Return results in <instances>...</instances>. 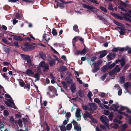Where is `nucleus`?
<instances>
[{
    "label": "nucleus",
    "instance_id": "603ef678",
    "mask_svg": "<svg viewBox=\"0 0 131 131\" xmlns=\"http://www.w3.org/2000/svg\"><path fill=\"white\" fill-rule=\"evenodd\" d=\"M29 46H26L25 48L23 49V50L25 51H27L29 50Z\"/></svg>",
    "mask_w": 131,
    "mask_h": 131
},
{
    "label": "nucleus",
    "instance_id": "052dcab7",
    "mask_svg": "<svg viewBox=\"0 0 131 131\" xmlns=\"http://www.w3.org/2000/svg\"><path fill=\"white\" fill-rule=\"evenodd\" d=\"M122 91L121 89H120L118 91V94L119 95H120L121 94Z\"/></svg>",
    "mask_w": 131,
    "mask_h": 131
},
{
    "label": "nucleus",
    "instance_id": "338daca9",
    "mask_svg": "<svg viewBox=\"0 0 131 131\" xmlns=\"http://www.w3.org/2000/svg\"><path fill=\"white\" fill-rule=\"evenodd\" d=\"M96 59V57H93L92 59L91 60V61L92 62L94 61Z\"/></svg>",
    "mask_w": 131,
    "mask_h": 131
},
{
    "label": "nucleus",
    "instance_id": "39448f33",
    "mask_svg": "<svg viewBox=\"0 0 131 131\" xmlns=\"http://www.w3.org/2000/svg\"><path fill=\"white\" fill-rule=\"evenodd\" d=\"M73 125L74 126V129L77 131H81V128L79 124H78L77 122L74 120H73L72 122Z\"/></svg>",
    "mask_w": 131,
    "mask_h": 131
},
{
    "label": "nucleus",
    "instance_id": "6e6d98bb",
    "mask_svg": "<svg viewBox=\"0 0 131 131\" xmlns=\"http://www.w3.org/2000/svg\"><path fill=\"white\" fill-rule=\"evenodd\" d=\"M60 1L62 3H64L66 4L72 2H65L64 1H63V0H60Z\"/></svg>",
    "mask_w": 131,
    "mask_h": 131
},
{
    "label": "nucleus",
    "instance_id": "a878e982",
    "mask_svg": "<svg viewBox=\"0 0 131 131\" xmlns=\"http://www.w3.org/2000/svg\"><path fill=\"white\" fill-rule=\"evenodd\" d=\"M3 114L4 116H7L9 114V112L7 110H5L4 111Z\"/></svg>",
    "mask_w": 131,
    "mask_h": 131
},
{
    "label": "nucleus",
    "instance_id": "f3484780",
    "mask_svg": "<svg viewBox=\"0 0 131 131\" xmlns=\"http://www.w3.org/2000/svg\"><path fill=\"white\" fill-rule=\"evenodd\" d=\"M128 47H125L121 48L119 47V51H126L128 50Z\"/></svg>",
    "mask_w": 131,
    "mask_h": 131
},
{
    "label": "nucleus",
    "instance_id": "de8ad7c7",
    "mask_svg": "<svg viewBox=\"0 0 131 131\" xmlns=\"http://www.w3.org/2000/svg\"><path fill=\"white\" fill-rule=\"evenodd\" d=\"M30 85L29 84H27L25 85L24 87V88L25 89H27L28 90L30 88Z\"/></svg>",
    "mask_w": 131,
    "mask_h": 131
},
{
    "label": "nucleus",
    "instance_id": "e433bc0d",
    "mask_svg": "<svg viewBox=\"0 0 131 131\" xmlns=\"http://www.w3.org/2000/svg\"><path fill=\"white\" fill-rule=\"evenodd\" d=\"M113 115L112 113H111L108 116V117L110 121H112L113 117Z\"/></svg>",
    "mask_w": 131,
    "mask_h": 131
},
{
    "label": "nucleus",
    "instance_id": "f03ea898",
    "mask_svg": "<svg viewBox=\"0 0 131 131\" xmlns=\"http://www.w3.org/2000/svg\"><path fill=\"white\" fill-rule=\"evenodd\" d=\"M5 96L6 97L9 98V99H7V101H5L4 102L5 104L8 107L16 109L14 103L10 96L8 94H5Z\"/></svg>",
    "mask_w": 131,
    "mask_h": 131
},
{
    "label": "nucleus",
    "instance_id": "e2e57ef3",
    "mask_svg": "<svg viewBox=\"0 0 131 131\" xmlns=\"http://www.w3.org/2000/svg\"><path fill=\"white\" fill-rule=\"evenodd\" d=\"M66 115L68 117H69L71 116V113L70 112H68L66 113Z\"/></svg>",
    "mask_w": 131,
    "mask_h": 131
},
{
    "label": "nucleus",
    "instance_id": "0eeeda50",
    "mask_svg": "<svg viewBox=\"0 0 131 131\" xmlns=\"http://www.w3.org/2000/svg\"><path fill=\"white\" fill-rule=\"evenodd\" d=\"M75 116L77 118V120L78 121L81 118V110L80 109H77L75 113Z\"/></svg>",
    "mask_w": 131,
    "mask_h": 131
},
{
    "label": "nucleus",
    "instance_id": "4c0bfd02",
    "mask_svg": "<svg viewBox=\"0 0 131 131\" xmlns=\"http://www.w3.org/2000/svg\"><path fill=\"white\" fill-rule=\"evenodd\" d=\"M19 82L20 85V86H23L25 84V83L22 80H19Z\"/></svg>",
    "mask_w": 131,
    "mask_h": 131
},
{
    "label": "nucleus",
    "instance_id": "c03bdc74",
    "mask_svg": "<svg viewBox=\"0 0 131 131\" xmlns=\"http://www.w3.org/2000/svg\"><path fill=\"white\" fill-rule=\"evenodd\" d=\"M60 70L61 71L63 72L64 71L66 70V68L62 66L60 68Z\"/></svg>",
    "mask_w": 131,
    "mask_h": 131
},
{
    "label": "nucleus",
    "instance_id": "4be33fe9",
    "mask_svg": "<svg viewBox=\"0 0 131 131\" xmlns=\"http://www.w3.org/2000/svg\"><path fill=\"white\" fill-rule=\"evenodd\" d=\"M106 54V51H104L100 55V58H102L104 57L105 56Z\"/></svg>",
    "mask_w": 131,
    "mask_h": 131
},
{
    "label": "nucleus",
    "instance_id": "5701e85b",
    "mask_svg": "<svg viewBox=\"0 0 131 131\" xmlns=\"http://www.w3.org/2000/svg\"><path fill=\"white\" fill-rule=\"evenodd\" d=\"M78 94L79 96L81 97L84 96V94L83 92L81 90H80L79 91Z\"/></svg>",
    "mask_w": 131,
    "mask_h": 131
},
{
    "label": "nucleus",
    "instance_id": "a19ab883",
    "mask_svg": "<svg viewBox=\"0 0 131 131\" xmlns=\"http://www.w3.org/2000/svg\"><path fill=\"white\" fill-rule=\"evenodd\" d=\"M103 113L106 115H107L109 114V112L108 111L106 110L104 111Z\"/></svg>",
    "mask_w": 131,
    "mask_h": 131
},
{
    "label": "nucleus",
    "instance_id": "09e8293b",
    "mask_svg": "<svg viewBox=\"0 0 131 131\" xmlns=\"http://www.w3.org/2000/svg\"><path fill=\"white\" fill-rule=\"evenodd\" d=\"M13 22V25H15L18 22V20H16L15 19H14L12 20Z\"/></svg>",
    "mask_w": 131,
    "mask_h": 131
},
{
    "label": "nucleus",
    "instance_id": "0e129e2a",
    "mask_svg": "<svg viewBox=\"0 0 131 131\" xmlns=\"http://www.w3.org/2000/svg\"><path fill=\"white\" fill-rule=\"evenodd\" d=\"M14 44L16 46L18 47L19 46L18 42L17 41H16L14 42Z\"/></svg>",
    "mask_w": 131,
    "mask_h": 131
},
{
    "label": "nucleus",
    "instance_id": "9b49d317",
    "mask_svg": "<svg viewBox=\"0 0 131 131\" xmlns=\"http://www.w3.org/2000/svg\"><path fill=\"white\" fill-rule=\"evenodd\" d=\"M26 73L30 76H32L34 75V73L32 71L29 69H28L26 70Z\"/></svg>",
    "mask_w": 131,
    "mask_h": 131
},
{
    "label": "nucleus",
    "instance_id": "b1692460",
    "mask_svg": "<svg viewBox=\"0 0 131 131\" xmlns=\"http://www.w3.org/2000/svg\"><path fill=\"white\" fill-rule=\"evenodd\" d=\"M39 54L40 55L41 57L43 59H46V57L45 54L42 52H40Z\"/></svg>",
    "mask_w": 131,
    "mask_h": 131
},
{
    "label": "nucleus",
    "instance_id": "8fccbe9b",
    "mask_svg": "<svg viewBox=\"0 0 131 131\" xmlns=\"http://www.w3.org/2000/svg\"><path fill=\"white\" fill-rule=\"evenodd\" d=\"M90 1L93 2V3H95L96 4H98V2L96 0H89Z\"/></svg>",
    "mask_w": 131,
    "mask_h": 131
},
{
    "label": "nucleus",
    "instance_id": "680f3d73",
    "mask_svg": "<svg viewBox=\"0 0 131 131\" xmlns=\"http://www.w3.org/2000/svg\"><path fill=\"white\" fill-rule=\"evenodd\" d=\"M115 71L114 70L110 72L109 74L110 75H112L114 74V73Z\"/></svg>",
    "mask_w": 131,
    "mask_h": 131
},
{
    "label": "nucleus",
    "instance_id": "c9c22d12",
    "mask_svg": "<svg viewBox=\"0 0 131 131\" xmlns=\"http://www.w3.org/2000/svg\"><path fill=\"white\" fill-rule=\"evenodd\" d=\"M52 33L54 36L56 35L57 34V33L55 29L53 28V29L52 31Z\"/></svg>",
    "mask_w": 131,
    "mask_h": 131
},
{
    "label": "nucleus",
    "instance_id": "37998d69",
    "mask_svg": "<svg viewBox=\"0 0 131 131\" xmlns=\"http://www.w3.org/2000/svg\"><path fill=\"white\" fill-rule=\"evenodd\" d=\"M129 83H126L124 84V86L126 90L128 88L129 86Z\"/></svg>",
    "mask_w": 131,
    "mask_h": 131
},
{
    "label": "nucleus",
    "instance_id": "423d86ee",
    "mask_svg": "<svg viewBox=\"0 0 131 131\" xmlns=\"http://www.w3.org/2000/svg\"><path fill=\"white\" fill-rule=\"evenodd\" d=\"M21 57L23 59L27 61V62L28 63H30L31 62L30 57L29 56L24 54H22Z\"/></svg>",
    "mask_w": 131,
    "mask_h": 131
},
{
    "label": "nucleus",
    "instance_id": "20e7f679",
    "mask_svg": "<svg viewBox=\"0 0 131 131\" xmlns=\"http://www.w3.org/2000/svg\"><path fill=\"white\" fill-rule=\"evenodd\" d=\"M100 121L104 124H105L106 126H108L109 120L104 115H103L100 117Z\"/></svg>",
    "mask_w": 131,
    "mask_h": 131
},
{
    "label": "nucleus",
    "instance_id": "7c9ffc66",
    "mask_svg": "<svg viewBox=\"0 0 131 131\" xmlns=\"http://www.w3.org/2000/svg\"><path fill=\"white\" fill-rule=\"evenodd\" d=\"M61 83L63 85V87L66 89H67L68 87L67 83L64 82H62Z\"/></svg>",
    "mask_w": 131,
    "mask_h": 131
},
{
    "label": "nucleus",
    "instance_id": "7ed1b4c3",
    "mask_svg": "<svg viewBox=\"0 0 131 131\" xmlns=\"http://www.w3.org/2000/svg\"><path fill=\"white\" fill-rule=\"evenodd\" d=\"M38 69L39 70L42 69L43 71H45L49 70V66L48 64H45L44 62L42 61L39 63Z\"/></svg>",
    "mask_w": 131,
    "mask_h": 131
},
{
    "label": "nucleus",
    "instance_id": "3c124183",
    "mask_svg": "<svg viewBox=\"0 0 131 131\" xmlns=\"http://www.w3.org/2000/svg\"><path fill=\"white\" fill-rule=\"evenodd\" d=\"M55 61L54 60H53L52 61H50V64L51 65H52L55 63Z\"/></svg>",
    "mask_w": 131,
    "mask_h": 131
},
{
    "label": "nucleus",
    "instance_id": "cd10ccee",
    "mask_svg": "<svg viewBox=\"0 0 131 131\" xmlns=\"http://www.w3.org/2000/svg\"><path fill=\"white\" fill-rule=\"evenodd\" d=\"M125 80V79L124 77H120V78L119 82H120L123 83H124Z\"/></svg>",
    "mask_w": 131,
    "mask_h": 131
},
{
    "label": "nucleus",
    "instance_id": "bf43d9fd",
    "mask_svg": "<svg viewBox=\"0 0 131 131\" xmlns=\"http://www.w3.org/2000/svg\"><path fill=\"white\" fill-rule=\"evenodd\" d=\"M108 9H110L111 10H113V8H112V5L111 4H110L109 5V7H108Z\"/></svg>",
    "mask_w": 131,
    "mask_h": 131
},
{
    "label": "nucleus",
    "instance_id": "c85d7f7f",
    "mask_svg": "<svg viewBox=\"0 0 131 131\" xmlns=\"http://www.w3.org/2000/svg\"><path fill=\"white\" fill-rule=\"evenodd\" d=\"M80 38L79 36H75L74 37V38L72 39V42L73 43H74L76 41L77 39Z\"/></svg>",
    "mask_w": 131,
    "mask_h": 131
},
{
    "label": "nucleus",
    "instance_id": "412c9836",
    "mask_svg": "<svg viewBox=\"0 0 131 131\" xmlns=\"http://www.w3.org/2000/svg\"><path fill=\"white\" fill-rule=\"evenodd\" d=\"M67 82L69 83L70 84L72 82V79L69 77H67L66 79Z\"/></svg>",
    "mask_w": 131,
    "mask_h": 131
},
{
    "label": "nucleus",
    "instance_id": "a18cd8bd",
    "mask_svg": "<svg viewBox=\"0 0 131 131\" xmlns=\"http://www.w3.org/2000/svg\"><path fill=\"white\" fill-rule=\"evenodd\" d=\"M69 119L68 118H67L65 119L64 121L63 122V124L64 125H66L68 123V121Z\"/></svg>",
    "mask_w": 131,
    "mask_h": 131
},
{
    "label": "nucleus",
    "instance_id": "473e14b6",
    "mask_svg": "<svg viewBox=\"0 0 131 131\" xmlns=\"http://www.w3.org/2000/svg\"><path fill=\"white\" fill-rule=\"evenodd\" d=\"M92 95V94L91 92L89 91L88 92V96L89 98L91 101V97Z\"/></svg>",
    "mask_w": 131,
    "mask_h": 131
},
{
    "label": "nucleus",
    "instance_id": "aec40b11",
    "mask_svg": "<svg viewBox=\"0 0 131 131\" xmlns=\"http://www.w3.org/2000/svg\"><path fill=\"white\" fill-rule=\"evenodd\" d=\"M76 89V87L75 85L74 84H72L70 87V89L73 92H74Z\"/></svg>",
    "mask_w": 131,
    "mask_h": 131
},
{
    "label": "nucleus",
    "instance_id": "2f4dec72",
    "mask_svg": "<svg viewBox=\"0 0 131 131\" xmlns=\"http://www.w3.org/2000/svg\"><path fill=\"white\" fill-rule=\"evenodd\" d=\"M111 126L112 128H113L115 129H117L118 127V125H117L112 124H111Z\"/></svg>",
    "mask_w": 131,
    "mask_h": 131
},
{
    "label": "nucleus",
    "instance_id": "6e6552de",
    "mask_svg": "<svg viewBox=\"0 0 131 131\" xmlns=\"http://www.w3.org/2000/svg\"><path fill=\"white\" fill-rule=\"evenodd\" d=\"M88 117L91 119H92V117L91 115V114L87 112H85L83 116L84 119H86Z\"/></svg>",
    "mask_w": 131,
    "mask_h": 131
},
{
    "label": "nucleus",
    "instance_id": "bb28decb",
    "mask_svg": "<svg viewBox=\"0 0 131 131\" xmlns=\"http://www.w3.org/2000/svg\"><path fill=\"white\" fill-rule=\"evenodd\" d=\"M120 69L119 68L118 66H117L114 69V70L115 72H118L120 71Z\"/></svg>",
    "mask_w": 131,
    "mask_h": 131
},
{
    "label": "nucleus",
    "instance_id": "f8f14e48",
    "mask_svg": "<svg viewBox=\"0 0 131 131\" xmlns=\"http://www.w3.org/2000/svg\"><path fill=\"white\" fill-rule=\"evenodd\" d=\"M43 38L46 41V42L48 43V40L50 39V38L49 37V36L46 34L44 35L43 36Z\"/></svg>",
    "mask_w": 131,
    "mask_h": 131
},
{
    "label": "nucleus",
    "instance_id": "ddd939ff",
    "mask_svg": "<svg viewBox=\"0 0 131 131\" xmlns=\"http://www.w3.org/2000/svg\"><path fill=\"white\" fill-rule=\"evenodd\" d=\"M119 62H120L121 64L122 67H123L125 63V60L124 59H122L121 60H117L115 61V62L116 63H117Z\"/></svg>",
    "mask_w": 131,
    "mask_h": 131
},
{
    "label": "nucleus",
    "instance_id": "4d7b16f0",
    "mask_svg": "<svg viewBox=\"0 0 131 131\" xmlns=\"http://www.w3.org/2000/svg\"><path fill=\"white\" fill-rule=\"evenodd\" d=\"M18 123L19 125L20 126H21L22 125V121L20 119H19L18 120Z\"/></svg>",
    "mask_w": 131,
    "mask_h": 131
},
{
    "label": "nucleus",
    "instance_id": "c756f323",
    "mask_svg": "<svg viewBox=\"0 0 131 131\" xmlns=\"http://www.w3.org/2000/svg\"><path fill=\"white\" fill-rule=\"evenodd\" d=\"M73 30H74L77 32H79V30L78 28V26L77 25H74L73 26Z\"/></svg>",
    "mask_w": 131,
    "mask_h": 131
},
{
    "label": "nucleus",
    "instance_id": "2eb2a0df",
    "mask_svg": "<svg viewBox=\"0 0 131 131\" xmlns=\"http://www.w3.org/2000/svg\"><path fill=\"white\" fill-rule=\"evenodd\" d=\"M14 39L16 40H19L20 41L23 40V39L20 36H15L14 37Z\"/></svg>",
    "mask_w": 131,
    "mask_h": 131
},
{
    "label": "nucleus",
    "instance_id": "69168bd1",
    "mask_svg": "<svg viewBox=\"0 0 131 131\" xmlns=\"http://www.w3.org/2000/svg\"><path fill=\"white\" fill-rule=\"evenodd\" d=\"M80 51L79 50L77 51L75 53V54L76 55H78L79 54H80Z\"/></svg>",
    "mask_w": 131,
    "mask_h": 131
},
{
    "label": "nucleus",
    "instance_id": "f257e3e1",
    "mask_svg": "<svg viewBox=\"0 0 131 131\" xmlns=\"http://www.w3.org/2000/svg\"><path fill=\"white\" fill-rule=\"evenodd\" d=\"M111 109L113 110L114 111H117L118 113L127 116L126 119H128L129 123L131 124V118L125 112H122L120 111H123L125 109V107L121 106L120 105H119L118 104H113L112 107H110Z\"/></svg>",
    "mask_w": 131,
    "mask_h": 131
},
{
    "label": "nucleus",
    "instance_id": "58836bf2",
    "mask_svg": "<svg viewBox=\"0 0 131 131\" xmlns=\"http://www.w3.org/2000/svg\"><path fill=\"white\" fill-rule=\"evenodd\" d=\"M108 68V66L106 65L103 67L102 70L103 71L105 72L107 69Z\"/></svg>",
    "mask_w": 131,
    "mask_h": 131
},
{
    "label": "nucleus",
    "instance_id": "5fc2aeb1",
    "mask_svg": "<svg viewBox=\"0 0 131 131\" xmlns=\"http://www.w3.org/2000/svg\"><path fill=\"white\" fill-rule=\"evenodd\" d=\"M99 68H97L96 67H95V68L93 69V72H95L97 71L98 70Z\"/></svg>",
    "mask_w": 131,
    "mask_h": 131
},
{
    "label": "nucleus",
    "instance_id": "774afa93",
    "mask_svg": "<svg viewBox=\"0 0 131 131\" xmlns=\"http://www.w3.org/2000/svg\"><path fill=\"white\" fill-rule=\"evenodd\" d=\"M106 74H105L103 75L101 79L102 80H103L106 78Z\"/></svg>",
    "mask_w": 131,
    "mask_h": 131
},
{
    "label": "nucleus",
    "instance_id": "49530a36",
    "mask_svg": "<svg viewBox=\"0 0 131 131\" xmlns=\"http://www.w3.org/2000/svg\"><path fill=\"white\" fill-rule=\"evenodd\" d=\"M119 50V47L114 48L112 50V51L113 52H116Z\"/></svg>",
    "mask_w": 131,
    "mask_h": 131
},
{
    "label": "nucleus",
    "instance_id": "1a4fd4ad",
    "mask_svg": "<svg viewBox=\"0 0 131 131\" xmlns=\"http://www.w3.org/2000/svg\"><path fill=\"white\" fill-rule=\"evenodd\" d=\"M115 54L113 53H110L107 56V59L108 60H112L115 57Z\"/></svg>",
    "mask_w": 131,
    "mask_h": 131
},
{
    "label": "nucleus",
    "instance_id": "a211bd4d",
    "mask_svg": "<svg viewBox=\"0 0 131 131\" xmlns=\"http://www.w3.org/2000/svg\"><path fill=\"white\" fill-rule=\"evenodd\" d=\"M72 127V125L71 124H68L66 126V130H70Z\"/></svg>",
    "mask_w": 131,
    "mask_h": 131
},
{
    "label": "nucleus",
    "instance_id": "79ce46f5",
    "mask_svg": "<svg viewBox=\"0 0 131 131\" xmlns=\"http://www.w3.org/2000/svg\"><path fill=\"white\" fill-rule=\"evenodd\" d=\"M100 8L103 11L105 12H107V10L105 8L102 6H100Z\"/></svg>",
    "mask_w": 131,
    "mask_h": 131
},
{
    "label": "nucleus",
    "instance_id": "6ab92c4d",
    "mask_svg": "<svg viewBox=\"0 0 131 131\" xmlns=\"http://www.w3.org/2000/svg\"><path fill=\"white\" fill-rule=\"evenodd\" d=\"M120 34L121 35H123L125 31V29L124 28H120V31H119Z\"/></svg>",
    "mask_w": 131,
    "mask_h": 131
},
{
    "label": "nucleus",
    "instance_id": "f704fd0d",
    "mask_svg": "<svg viewBox=\"0 0 131 131\" xmlns=\"http://www.w3.org/2000/svg\"><path fill=\"white\" fill-rule=\"evenodd\" d=\"M94 101L98 103V104H100V101L99 100L98 98H95L94 100Z\"/></svg>",
    "mask_w": 131,
    "mask_h": 131
},
{
    "label": "nucleus",
    "instance_id": "13d9d810",
    "mask_svg": "<svg viewBox=\"0 0 131 131\" xmlns=\"http://www.w3.org/2000/svg\"><path fill=\"white\" fill-rule=\"evenodd\" d=\"M51 49L54 52L56 53V54H59V53H58V52L57 51L54 49L53 48H52V47H51Z\"/></svg>",
    "mask_w": 131,
    "mask_h": 131
},
{
    "label": "nucleus",
    "instance_id": "dca6fc26",
    "mask_svg": "<svg viewBox=\"0 0 131 131\" xmlns=\"http://www.w3.org/2000/svg\"><path fill=\"white\" fill-rule=\"evenodd\" d=\"M102 63V61L101 60H100L96 63H93L92 64L94 65V67H95L99 66Z\"/></svg>",
    "mask_w": 131,
    "mask_h": 131
},
{
    "label": "nucleus",
    "instance_id": "4468645a",
    "mask_svg": "<svg viewBox=\"0 0 131 131\" xmlns=\"http://www.w3.org/2000/svg\"><path fill=\"white\" fill-rule=\"evenodd\" d=\"M83 7L86 8L88 9L91 10L93 8V6H91L88 5H85V4H83Z\"/></svg>",
    "mask_w": 131,
    "mask_h": 131
},
{
    "label": "nucleus",
    "instance_id": "864d4df0",
    "mask_svg": "<svg viewBox=\"0 0 131 131\" xmlns=\"http://www.w3.org/2000/svg\"><path fill=\"white\" fill-rule=\"evenodd\" d=\"M76 78L77 79V81L80 84H82V81L80 79L78 78L77 77H76Z\"/></svg>",
    "mask_w": 131,
    "mask_h": 131
},
{
    "label": "nucleus",
    "instance_id": "9d476101",
    "mask_svg": "<svg viewBox=\"0 0 131 131\" xmlns=\"http://www.w3.org/2000/svg\"><path fill=\"white\" fill-rule=\"evenodd\" d=\"M90 108L92 110H95L96 109L97 106L95 103H91L89 104Z\"/></svg>",
    "mask_w": 131,
    "mask_h": 131
},
{
    "label": "nucleus",
    "instance_id": "ea45409f",
    "mask_svg": "<svg viewBox=\"0 0 131 131\" xmlns=\"http://www.w3.org/2000/svg\"><path fill=\"white\" fill-rule=\"evenodd\" d=\"M39 74L38 73H36L34 76V77L36 78L37 80H38L39 79Z\"/></svg>",
    "mask_w": 131,
    "mask_h": 131
},
{
    "label": "nucleus",
    "instance_id": "72a5a7b5",
    "mask_svg": "<svg viewBox=\"0 0 131 131\" xmlns=\"http://www.w3.org/2000/svg\"><path fill=\"white\" fill-rule=\"evenodd\" d=\"M61 131H66V129L65 127L64 126L62 125L60 127Z\"/></svg>",
    "mask_w": 131,
    "mask_h": 131
},
{
    "label": "nucleus",
    "instance_id": "393cba45",
    "mask_svg": "<svg viewBox=\"0 0 131 131\" xmlns=\"http://www.w3.org/2000/svg\"><path fill=\"white\" fill-rule=\"evenodd\" d=\"M86 49L85 48H84L82 51H80V54L82 55L85 54L86 52Z\"/></svg>",
    "mask_w": 131,
    "mask_h": 131
}]
</instances>
